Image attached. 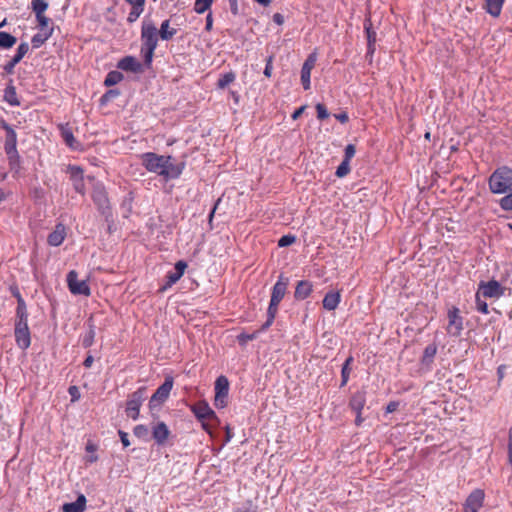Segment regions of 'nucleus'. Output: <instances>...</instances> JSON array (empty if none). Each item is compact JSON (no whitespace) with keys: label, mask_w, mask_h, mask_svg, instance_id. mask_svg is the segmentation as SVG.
Instances as JSON below:
<instances>
[{"label":"nucleus","mask_w":512,"mask_h":512,"mask_svg":"<svg viewBox=\"0 0 512 512\" xmlns=\"http://www.w3.org/2000/svg\"><path fill=\"white\" fill-rule=\"evenodd\" d=\"M142 165L147 171L156 173L165 179L178 178L185 167L184 163H173V157L168 155H158L153 152L144 153L142 156Z\"/></svg>","instance_id":"f257e3e1"},{"label":"nucleus","mask_w":512,"mask_h":512,"mask_svg":"<svg viewBox=\"0 0 512 512\" xmlns=\"http://www.w3.org/2000/svg\"><path fill=\"white\" fill-rule=\"evenodd\" d=\"M489 189L493 194H506L512 191V168L501 166L488 179Z\"/></svg>","instance_id":"f03ea898"},{"label":"nucleus","mask_w":512,"mask_h":512,"mask_svg":"<svg viewBox=\"0 0 512 512\" xmlns=\"http://www.w3.org/2000/svg\"><path fill=\"white\" fill-rule=\"evenodd\" d=\"M194 416L201 422L203 430L212 435V431L220 424L216 413L206 401H198L190 407Z\"/></svg>","instance_id":"7ed1b4c3"},{"label":"nucleus","mask_w":512,"mask_h":512,"mask_svg":"<svg viewBox=\"0 0 512 512\" xmlns=\"http://www.w3.org/2000/svg\"><path fill=\"white\" fill-rule=\"evenodd\" d=\"M214 405L216 408H225L227 406V397L229 393V381L226 376H219L215 381Z\"/></svg>","instance_id":"20e7f679"},{"label":"nucleus","mask_w":512,"mask_h":512,"mask_svg":"<svg viewBox=\"0 0 512 512\" xmlns=\"http://www.w3.org/2000/svg\"><path fill=\"white\" fill-rule=\"evenodd\" d=\"M144 388H139L135 391L131 397L127 400L126 403V415L133 420H136L139 417L140 407L142 405L143 396H144Z\"/></svg>","instance_id":"39448f33"},{"label":"nucleus","mask_w":512,"mask_h":512,"mask_svg":"<svg viewBox=\"0 0 512 512\" xmlns=\"http://www.w3.org/2000/svg\"><path fill=\"white\" fill-rule=\"evenodd\" d=\"M158 30L154 23L144 22L141 28V41L142 46L157 48L158 45Z\"/></svg>","instance_id":"423d86ee"},{"label":"nucleus","mask_w":512,"mask_h":512,"mask_svg":"<svg viewBox=\"0 0 512 512\" xmlns=\"http://www.w3.org/2000/svg\"><path fill=\"white\" fill-rule=\"evenodd\" d=\"M504 288L496 280H490L488 282H481L479 284L478 295H482L485 298H499L504 294Z\"/></svg>","instance_id":"0eeeda50"},{"label":"nucleus","mask_w":512,"mask_h":512,"mask_svg":"<svg viewBox=\"0 0 512 512\" xmlns=\"http://www.w3.org/2000/svg\"><path fill=\"white\" fill-rule=\"evenodd\" d=\"M14 334L17 346L22 350H26L31 344L30 330L27 322H16Z\"/></svg>","instance_id":"6e6552de"},{"label":"nucleus","mask_w":512,"mask_h":512,"mask_svg":"<svg viewBox=\"0 0 512 512\" xmlns=\"http://www.w3.org/2000/svg\"><path fill=\"white\" fill-rule=\"evenodd\" d=\"M67 283L71 293L75 295H89L90 288L85 280H78V274L70 271L67 275Z\"/></svg>","instance_id":"1a4fd4ad"},{"label":"nucleus","mask_w":512,"mask_h":512,"mask_svg":"<svg viewBox=\"0 0 512 512\" xmlns=\"http://www.w3.org/2000/svg\"><path fill=\"white\" fill-rule=\"evenodd\" d=\"M485 493L482 489L473 490L464 503V512H478L483 506Z\"/></svg>","instance_id":"9d476101"},{"label":"nucleus","mask_w":512,"mask_h":512,"mask_svg":"<svg viewBox=\"0 0 512 512\" xmlns=\"http://www.w3.org/2000/svg\"><path fill=\"white\" fill-rule=\"evenodd\" d=\"M317 61V54L313 52L308 55L301 69V83L304 90H308L311 87V71L315 67Z\"/></svg>","instance_id":"9b49d317"},{"label":"nucleus","mask_w":512,"mask_h":512,"mask_svg":"<svg viewBox=\"0 0 512 512\" xmlns=\"http://www.w3.org/2000/svg\"><path fill=\"white\" fill-rule=\"evenodd\" d=\"M289 285V278L281 274L278 277L277 282L274 284L271 293V299L273 305H279L281 300L284 298L287 288Z\"/></svg>","instance_id":"f8f14e48"},{"label":"nucleus","mask_w":512,"mask_h":512,"mask_svg":"<svg viewBox=\"0 0 512 512\" xmlns=\"http://www.w3.org/2000/svg\"><path fill=\"white\" fill-rule=\"evenodd\" d=\"M173 378L166 377L162 385H160L150 399V404L158 403L162 404L165 402L173 388Z\"/></svg>","instance_id":"ddd939ff"},{"label":"nucleus","mask_w":512,"mask_h":512,"mask_svg":"<svg viewBox=\"0 0 512 512\" xmlns=\"http://www.w3.org/2000/svg\"><path fill=\"white\" fill-rule=\"evenodd\" d=\"M97 201H98V209L102 210L101 213L104 216L105 221L108 224V230L111 231V229H112L111 223H113V213H112L111 207L109 205V200H108V197H107V194L105 191H100L98 189Z\"/></svg>","instance_id":"4468645a"},{"label":"nucleus","mask_w":512,"mask_h":512,"mask_svg":"<svg viewBox=\"0 0 512 512\" xmlns=\"http://www.w3.org/2000/svg\"><path fill=\"white\" fill-rule=\"evenodd\" d=\"M171 431L168 426L162 422H156L152 426V437L158 445H163L166 443L168 438L170 437Z\"/></svg>","instance_id":"2eb2a0df"},{"label":"nucleus","mask_w":512,"mask_h":512,"mask_svg":"<svg viewBox=\"0 0 512 512\" xmlns=\"http://www.w3.org/2000/svg\"><path fill=\"white\" fill-rule=\"evenodd\" d=\"M67 236V229L64 224L58 223L56 224L54 230L48 235L47 243L50 246L58 247L60 246Z\"/></svg>","instance_id":"dca6fc26"},{"label":"nucleus","mask_w":512,"mask_h":512,"mask_svg":"<svg viewBox=\"0 0 512 512\" xmlns=\"http://www.w3.org/2000/svg\"><path fill=\"white\" fill-rule=\"evenodd\" d=\"M313 291V284L308 280H301L295 287L294 297L296 300H304L310 296Z\"/></svg>","instance_id":"f3484780"},{"label":"nucleus","mask_w":512,"mask_h":512,"mask_svg":"<svg viewBox=\"0 0 512 512\" xmlns=\"http://www.w3.org/2000/svg\"><path fill=\"white\" fill-rule=\"evenodd\" d=\"M187 268V263L185 261H178L175 264L174 271H170L167 273V285L171 286L175 284L177 281L180 280V278L183 276L185 270Z\"/></svg>","instance_id":"a211bd4d"},{"label":"nucleus","mask_w":512,"mask_h":512,"mask_svg":"<svg viewBox=\"0 0 512 512\" xmlns=\"http://www.w3.org/2000/svg\"><path fill=\"white\" fill-rule=\"evenodd\" d=\"M341 300V293L338 290H331L326 293L323 298L322 304L326 310H335Z\"/></svg>","instance_id":"6ab92c4d"},{"label":"nucleus","mask_w":512,"mask_h":512,"mask_svg":"<svg viewBox=\"0 0 512 512\" xmlns=\"http://www.w3.org/2000/svg\"><path fill=\"white\" fill-rule=\"evenodd\" d=\"M366 404V392L365 391H357L355 392L350 400H349V408L353 412H362Z\"/></svg>","instance_id":"aec40b11"},{"label":"nucleus","mask_w":512,"mask_h":512,"mask_svg":"<svg viewBox=\"0 0 512 512\" xmlns=\"http://www.w3.org/2000/svg\"><path fill=\"white\" fill-rule=\"evenodd\" d=\"M118 68L124 71L137 73L142 70V65L134 57L126 56L118 62Z\"/></svg>","instance_id":"412c9836"},{"label":"nucleus","mask_w":512,"mask_h":512,"mask_svg":"<svg viewBox=\"0 0 512 512\" xmlns=\"http://www.w3.org/2000/svg\"><path fill=\"white\" fill-rule=\"evenodd\" d=\"M132 6L128 14L127 20L132 23L135 22L144 11L145 0H125Z\"/></svg>","instance_id":"4be33fe9"},{"label":"nucleus","mask_w":512,"mask_h":512,"mask_svg":"<svg viewBox=\"0 0 512 512\" xmlns=\"http://www.w3.org/2000/svg\"><path fill=\"white\" fill-rule=\"evenodd\" d=\"M67 172L70 174L71 179L74 181L75 189L83 193V171L78 166H69Z\"/></svg>","instance_id":"5701e85b"},{"label":"nucleus","mask_w":512,"mask_h":512,"mask_svg":"<svg viewBox=\"0 0 512 512\" xmlns=\"http://www.w3.org/2000/svg\"><path fill=\"white\" fill-rule=\"evenodd\" d=\"M0 127L6 132L4 148L17 146V133L12 128V126H10L5 120H1Z\"/></svg>","instance_id":"b1692460"},{"label":"nucleus","mask_w":512,"mask_h":512,"mask_svg":"<svg viewBox=\"0 0 512 512\" xmlns=\"http://www.w3.org/2000/svg\"><path fill=\"white\" fill-rule=\"evenodd\" d=\"M271 322H265L260 330L253 331L251 333L242 332L237 336V341L241 346H245L249 341L256 339L260 332L265 331L270 326Z\"/></svg>","instance_id":"393cba45"},{"label":"nucleus","mask_w":512,"mask_h":512,"mask_svg":"<svg viewBox=\"0 0 512 512\" xmlns=\"http://www.w3.org/2000/svg\"><path fill=\"white\" fill-rule=\"evenodd\" d=\"M86 506V498L84 495H79L76 501L65 503L62 506L63 512H83Z\"/></svg>","instance_id":"a878e982"},{"label":"nucleus","mask_w":512,"mask_h":512,"mask_svg":"<svg viewBox=\"0 0 512 512\" xmlns=\"http://www.w3.org/2000/svg\"><path fill=\"white\" fill-rule=\"evenodd\" d=\"M505 0H485V10L492 17H499Z\"/></svg>","instance_id":"bb28decb"},{"label":"nucleus","mask_w":512,"mask_h":512,"mask_svg":"<svg viewBox=\"0 0 512 512\" xmlns=\"http://www.w3.org/2000/svg\"><path fill=\"white\" fill-rule=\"evenodd\" d=\"M364 29L367 37V53L372 55L375 52L376 32L371 27V22L368 20L364 23Z\"/></svg>","instance_id":"cd10ccee"},{"label":"nucleus","mask_w":512,"mask_h":512,"mask_svg":"<svg viewBox=\"0 0 512 512\" xmlns=\"http://www.w3.org/2000/svg\"><path fill=\"white\" fill-rule=\"evenodd\" d=\"M4 101L13 107L20 106L21 104L16 92V88L12 83L7 85L4 90Z\"/></svg>","instance_id":"c85d7f7f"},{"label":"nucleus","mask_w":512,"mask_h":512,"mask_svg":"<svg viewBox=\"0 0 512 512\" xmlns=\"http://www.w3.org/2000/svg\"><path fill=\"white\" fill-rule=\"evenodd\" d=\"M176 33L177 30L173 27H170L169 20L163 21L160 29L158 30L159 37L165 41L171 40L176 35Z\"/></svg>","instance_id":"c756f323"},{"label":"nucleus","mask_w":512,"mask_h":512,"mask_svg":"<svg viewBox=\"0 0 512 512\" xmlns=\"http://www.w3.org/2000/svg\"><path fill=\"white\" fill-rule=\"evenodd\" d=\"M437 345L435 343H431L426 346L423 352V356L421 359V362L423 365L429 366L432 364L434 357L437 353Z\"/></svg>","instance_id":"7c9ffc66"},{"label":"nucleus","mask_w":512,"mask_h":512,"mask_svg":"<svg viewBox=\"0 0 512 512\" xmlns=\"http://www.w3.org/2000/svg\"><path fill=\"white\" fill-rule=\"evenodd\" d=\"M17 42V38L10 33L0 32V48H12Z\"/></svg>","instance_id":"2f4dec72"},{"label":"nucleus","mask_w":512,"mask_h":512,"mask_svg":"<svg viewBox=\"0 0 512 512\" xmlns=\"http://www.w3.org/2000/svg\"><path fill=\"white\" fill-rule=\"evenodd\" d=\"M59 128L61 131V136L65 143L69 147L74 148L75 138L72 129L68 125H60Z\"/></svg>","instance_id":"473e14b6"},{"label":"nucleus","mask_w":512,"mask_h":512,"mask_svg":"<svg viewBox=\"0 0 512 512\" xmlns=\"http://www.w3.org/2000/svg\"><path fill=\"white\" fill-rule=\"evenodd\" d=\"M36 20H37V26L40 29V31H42V32L51 31V34L53 33L51 19L48 18L45 14L36 16Z\"/></svg>","instance_id":"72a5a7b5"},{"label":"nucleus","mask_w":512,"mask_h":512,"mask_svg":"<svg viewBox=\"0 0 512 512\" xmlns=\"http://www.w3.org/2000/svg\"><path fill=\"white\" fill-rule=\"evenodd\" d=\"M236 79V74L233 71L227 72L220 76L217 81V87L219 89H225L228 85L233 83Z\"/></svg>","instance_id":"f704fd0d"},{"label":"nucleus","mask_w":512,"mask_h":512,"mask_svg":"<svg viewBox=\"0 0 512 512\" xmlns=\"http://www.w3.org/2000/svg\"><path fill=\"white\" fill-rule=\"evenodd\" d=\"M31 9L35 16L44 15L45 11L48 9V3L46 0H32Z\"/></svg>","instance_id":"c9c22d12"},{"label":"nucleus","mask_w":512,"mask_h":512,"mask_svg":"<svg viewBox=\"0 0 512 512\" xmlns=\"http://www.w3.org/2000/svg\"><path fill=\"white\" fill-rule=\"evenodd\" d=\"M352 362H353V357L349 356L343 364V367L341 370V378H342L341 386H345L349 380L350 372H351L350 364Z\"/></svg>","instance_id":"e433bc0d"},{"label":"nucleus","mask_w":512,"mask_h":512,"mask_svg":"<svg viewBox=\"0 0 512 512\" xmlns=\"http://www.w3.org/2000/svg\"><path fill=\"white\" fill-rule=\"evenodd\" d=\"M51 31L48 32H40L35 34L32 39L31 43L34 48H39L41 45L45 43V41L51 37Z\"/></svg>","instance_id":"4c0bfd02"},{"label":"nucleus","mask_w":512,"mask_h":512,"mask_svg":"<svg viewBox=\"0 0 512 512\" xmlns=\"http://www.w3.org/2000/svg\"><path fill=\"white\" fill-rule=\"evenodd\" d=\"M122 80H123V74L121 72L111 71L108 73V75L104 81V84L109 87V86L118 84Z\"/></svg>","instance_id":"58836bf2"},{"label":"nucleus","mask_w":512,"mask_h":512,"mask_svg":"<svg viewBox=\"0 0 512 512\" xmlns=\"http://www.w3.org/2000/svg\"><path fill=\"white\" fill-rule=\"evenodd\" d=\"M4 150H5V153H6L7 157H8L9 164L11 166L14 165V164H18L19 163L20 156H19L18 151H17V146L5 147Z\"/></svg>","instance_id":"ea45409f"},{"label":"nucleus","mask_w":512,"mask_h":512,"mask_svg":"<svg viewBox=\"0 0 512 512\" xmlns=\"http://www.w3.org/2000/svg\"><path fill=\"white\" fill-rule=\"evenodd\" d=\"M4 150H5V153H6L7 157H8L9 164L11 166L14 165V164H18L19 163L20 156H19L18 151H17V146L5 147Z\"/></svg>","instance_id":"a19ab883"},{"label":"nucleus","mask_w":512,"mask_h":512,"mask_svg":"<svg viewBox=\"0 0 512 512\" xmlns=\"http://www.w3.org/2000/svg\"><path fill=\"white\" fill-rule=\"evenodd\" d=\"M156 48L154 47H141V54L144 58V62L147 66H150L153 60L154 52Z\"/></svg>","instance_id":"79ce46f5"},{"label":"nucleus","mask_w":512,"mask_h":512,"mask_svg":"<svg viewBox=\"0 0 512 512\" xmlns=\"http://www.w3.org/2000/svg\"><path fill=\"white\" fill-rule=\"evenodd\" d=\"M212 4V0H196L194 4V10L198 14H202L207 11Z\"/></svg>","instance_id":"37998d69"},{"label":"nucleus","mask_w":512,"mask_h":512,"mask_svg":"<svg viewBox=\"0 0 512 512\" xmlns=\"http://www.w3.org/2000/svg\"><path fill=\"white\" fill-rule=\"evenodd\" d=\"M446 330L450 335L458 336L463 330V322H449Z\"/></svg>","instance_id":"c03bdc74"},{"label":"nucleus","mask_w":512,"mask_h":512,"mask_svg":"<svg viewBox=\"0 0 512 512\" xmlns=\"http://www.w3.org/2000/svg\"><path fill=\"white\" fill-rule=\"evenodd\" d=\"M350 172V161L343 160L337 167L336 176L339 178L345 177Z\"/></svg>","instance_id":"a18cd8bd"},{"label":"nucleus","mask_w":512,"mask_h":512,"mask_svg":"<svg viewBox=\"0 0 512 512\" xmlns=\"http://www.w3.org/2000/svg\"><path fill=\"white\" fill-rule=\"evenodd\" d=\"M500 207L504 210H512V192L500 199Z\"/></svg>","instance_id":"49530a36"},{"label":"nucleus","mask_w":512,"mask_h":512,"mask_svg":"<svg viewBox=\"0 0 512 512\" xmlns=\"http://www.w3.org/2000/svg\"><path fill=\"white\" fill-rule=\"evenodd\" d=\"M316 112H317V118L319 120H323L329 117V113L327 111V108L324 104L318 103L316 104Z\"/></svg>","instance_id":"de8ad7c7"},{"label":"nucleus","mask_w":512,"mask_h":512,"mask_svg":"<svg viewBox=\"0 0 512 512\" xmlns=\"http://www.w3.org/2000/svg\"><path fill=\"white\" fill-rule=\"evenodd\" d=\"M134 435L138 438H146L148 435V428L145 425H137L134 427Z\"/></svg>","instance_id":"09e8293b"},{"label":"nucleus","mask_w":512,"mask_h":512,"mask_svg":"<svg viewBox=\"0 0 512 512\" xmlns=\"http://www.w3.org/2000/svg\"><path fill=\"white\" fill-rule=\"evenodd\" d=\"M18 298V307H17V315L19 316L20 320H23L24 317H26L25 314V303L24 300L21 298L20 294L17 293Z\"/></svg>","instance_id":"8fccbe9b"},{"label":"nucleus","mask_w":512,"mask_h":512,"mask_svg":"<svg viewBox=\"0 0 512 512\" xmlns=\"http://www.w3.org/2000/svg\"><path fill=\"white\" fill-rule=\"evenodd\" d=\"M119 95V91L118 90H109L108 92H106L100 99V102L101 104H106L107 102H109L111 99L117 97Z\"/></svg>","instance_id":"3c124183"},{"label":"nucleus","mask_w":512,"mask_h":512,"mask_svg":"<svg viewBox=\"0 0 512 512\" xmlns=\"http://www.w3.org/2000/svg\"><path fill=\"white\" fill-rule=\"evenodd\" d=\"M355 153H356L355 145L348 144L345 147L344 159L343 160L351 161V159L355 156Z\"/></svg>","instance_id":"603ef678"},{"label":"nucleus","mask_w":512,"mask_h":512,"mask_svg":"<svg viewBox=\"0 0 512 512\" xmlns=\"http://www.w3.org/2000/svg\"><path fill=\"white\" fill-rule=\"evenodd\" d=\"M273 59L274 57L272 55L266 59V66L263 73L267 78H270L272 76Z\"/></svg>","instance_id":"864d4df0"},{"label":"nucleus","mask_w":512,"mask_h":512,"mask_svg":"<svg viewBox=\"0 0 512 512\" xmlns=\"http://www.w3.org/2000/svg\"><path fill=\"white\" fill-rule=\"evenodd\" d=\"M294 241H295V237L294 236L285 235V236H282L279 239L278 246L279 247H286V246L291 245Z\"/></svg>","instance_id":"5fc2aeb1"},{"label":"nucleus","mask_w":512,"mask_h":512,"mask_svg":"<svg viewBox=\"0 0 512 512\" xmlns=\"http://www.w3.org/2000/svg\"><path fill=\"white\" fill-rule=\"evenodd\" d=\"M29 51V45L28 43L26 42H22L18 48H17V52L16 54L18 55V57H20L21 59L24 58V56L28 53Z\"/></svg>","instance_id":"6e6d98bb"},{"label":"nucleus","mask_w":512,"mask_h":512,"mask_svg":"<svg viewBox=\"0 0 512 512\" xmlns=\"http://www.w3.org/2000/svg\"><path fill=\"white\" fill-rule=\"evenodd\" d=\"M68 392L71 396V401L72 402H75L77 401L79 398H80V391H79V388L77 386H70L69 389H68Z\"/></svg>","instance_id":"4d7b16f0"},{"label":"nucleus","mask_w":512,"mask_h":512,"mask_svg":"<svg viewBox=\"0 0 512 512\" xmlns=\"http://www.w3.org/2000/svg\"><path fill=\"white\" fill-rule=\"evenodd\" d=\"M93 338H94V332L93 330H90L88 334H86L83 338H82V345L84 347H89L92 345L93 343Z\"/></svg>","instance_id":"13d9d810"},{"label":"nucleus","mask_w":512,"mask_h":512,"mask_svg":"<svg viewBox=\"0 0 512 512\" xmlns=\"http://www.w3.org/2000/svg\"><path fill=\"white\" fill-rule=\"evenodd\" d=\"M508 462L512 466V428L508 432Z\"/></svg>","instance_id":"bf43d9fd"},{"label":"nucleus","mask_w":512,"mask_h":512,"mask_svg":"<svg viewBox=\"0 0 512 512\" xmlns=\"http://www.w3.org/2000/svg\"><path fill=\"white\" fill-rule=\"evenodd\" d=\"M118 434H119V437H120V440H121L123 446L125 448L128 447L130 445L128 433H126V432H124L122 430H119Z\"/></svg>","instance_id":"052dcab7"},{"label":"nucleus","mask_w":512,"mask_h":512,"mask_svg":"<svg viewBox=\"0 0 512 512\" xmlns=\"http://www.w3.org/2000/svg\"><path fill=\"white\" fill-rule=\"evenodd\" d=\"M399 407V403L397 401H390L386 406V413H393Z\"/></svg>","instance_id":"680f3d73"},{"label":"nucleus","mask_w":512,"mask_h":512,"mask_svg":"<svg viewBox=\"0 0 512 512\" xmlns=\"http://www.w3.org/2000/svg\"><path fill=\"white\" fill-rule=\"evenodd\" d=\"M334 117L342 124H345L349 121V116L346 112L335 114Z\"/></svg>","instance_id":"e2e57ef3"},{"label":"nucleus","mask_w":512,"mask_h":512,"mask_svg":"<svg viewBox=\"0 0 512 512\" xmlns=\"http://www.w3.org/2000/svg\"><path fill=\"white\" fill-rule=\"evenodd\" d=\"M277 308H278V305H273L272 304V300H270V305H269V308H268V316H269V318H274L275 317V314L277 312Z\"/></svg>","instance_id":"0e129e2a"},{"label":"nucleus","mask_w":512,"mask_h":512,"mask_svg":"<svg viewBox=\"0 0 512 512\" xmlns=\"http://www.w3.org/2000/svg\"><path fill=\"white\" fill-rule=\"evenodd\" d=\"M231 12L236 15L238 14V0H228Z\"/></svg>","instance_id":"69168bd1"},{"label":"nucleus","mask_w":512,"mask_h":512,"mask_svg":"<svg viewBox=\"0 0 512 512\" xmlns=\"http://www.w3.org/2000/svg\"><path fill=\"white\" fill-rule=\"evenodd\" d=\"M305 108H306L305 106H301V107H299L298 109H296V110L294 111V113L292 114V116H291V117H292V119H293V120L298 119V118L302 115V113L304 112Z\"/></svg>","instance_id":"338daca9"},{"label":"nucleus","mask_w":512,"mask_h":512,"mask_svg":"<svg viewBox=\"0 0 512 512\" xmlns=\"http://www.w3.org/2000/svg\"><path fill=\"white\" fill-rule=\"evenodd\" d=\"M5 73L12 74L14 73L15 65H12L9 61L3 66Z\"/></svg>","instance_id":"774afa93"}]
</instances>
